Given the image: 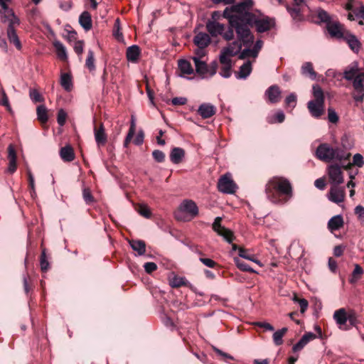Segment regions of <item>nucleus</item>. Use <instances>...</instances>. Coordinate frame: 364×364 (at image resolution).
Returning <instances> with one entry per match:
<instances>
[{"label":"nucleus","instance_id":"nucleus-39","mask_svg":"<svg viewBox=\"0 0 364 364\" xmlns=\"http://www.w3.org/2000/svg\"><path fill=\"white\" fill-rule=\"evenodd\" d=\"M288 328L284 327L273 333V341L276 346H280L283 343V337L287 332Z\"/></svg>","mask_w":364,"mask_h":364},{"label":"nucleus","instance_id":"nucleus-46","mask_svg":"<svg viewBox=\"0 0 364 364\" xmlns=\"http://www.w3.org/2000/svg\"><path fill=\"white\" fill-rule=\"evenodd\" d=\"M297 97L295 93L289 94L285 99V105L287 107L294 108L296 105Z\"/></svg>","mask_w":364,"mask_h":364},{"label":"nucleus","instance_id":"nucleus-1","mask_svg":"<svg viewBox=\"0 0 364 364\" xmlns=\"http://www.w3.org/2000/svg\"><path fill=\"white\" fill-rule=\"evenodd\" d=\"M254 2L252 0H243L230 7H227L223 13V16L228 20L229 25L226 27L218 22H210L206 25V30L213 36H222L225 41H230L234 38V31L237 32L239 28L247 30L245 23L247 19L250 18L253 13Z\"/></svg>","mask_w":364,"mask_h":364},{"label":"nucleus","instance_id":"nucleus-49","mask_svg":"<svg viewBox=\"0 0 364 364\" xmlns=\"http://www.w3.org/2000/svg\"><path fill=\"white\" fill-rule=\"evenodd\" d=\"M137 211L139 213V215L146 218H150L151 216V213L149 208H148L147 205L144 204L139 205Z\"/></svg>","mask_w":364,"mask_h":364},{"label":"nucleus","instance_id":"nucleus-50","mask_svg":"<svg viewBox=\"0 0 364 364\" xmlns=\"http://www.w3.org/2000/svg\"><path fill=\"white\" fill-rule=\"evenodd\" d=\"M186 281V279L183 277H175L171 280L170 284L172 287H179L185 285Z\"/></svg>","mask_w":364,"mask_h":364},{"label":"nucleus","instance_id":"nucleus-55","mask_svg":"<svg viewBox=\"0 0 364 364\" xmlns=\"http://www.w3.org/2000/svg\"><path fill=\"white\" fill-rule=\"evenodd\" d=\"M67 113L63 109H60L58 112L57 122L59 125L63 126L65 123Z\"/></svg>","mask_w":364,"mask_h":364},{"label":"nucleus","instance_id":"nucleus-14","mask_svg":"<svg viewBox=\"0 0 364 364\" xmlns=\"http://www.w3.org/2000/svg\"><path fill=\"white\" fill-rule=\"evenodd\" d=\"M218 190L226 194H233L237 189V185L232 179L230 173H225L218 181Z\"/></svg>","mask_w":364,"mask_h":364},{"label":"nucleus","instance_id":"nucleus-8","mask_svg":"<svg viewBox=\"0 0 364 364\" xmlns=\"http://www.w3.org/2000/svg\"><path fill=\"white\" fill-rule=\"evenodd\" d=\"M312 95L314 99L308 102L307 108L313 117L318 119L323 114L325 101L324 93L320 85H313Z\"/></svg>","mask_w":364,"mask_h":364},{"label":"nucleus","instance_id":"nucleus-10","mask_svg":"<svg viewBox=\"0 0 364 364\" xmlns=\"http://www.w3.org/2000/svg\"><path fill=\"white\" fill-rule=\"evenodd\" d=\"M245 26L248 31L250 27L255 26L256 31L259 33H263L269 31L274 25V22L267 16L258 12L257 14H253L250 18L247 19Z\"/></svg>","mask_w":364,"mask_h":364},{"label":"nucleus","instance_id":"nucleus-25","mask_svg":"<svg viewBox=\"0 0 364 364\" xmlns=\"http://www.w3.org/2000/svg\"><path fill=\"white\" fill-rule=\"evenodd\" d=\"M316 338V335L308 332L302 336L301 339L293 346L294 352L301 350L309 341Z\"/></svg>","mask_w":364,"mask_h":364},{"label":"nucleus","instance_id":"nucleus-34","mask_svg":"<svg viewBox=\"0 0 364 364\" xmlns=\"http://www.w3.org/2000/svg\"><path fill=\"white\" fill-rule=\"evenodd\" d=\"M53 46L56 50L58 58L62 60H66L68 59V55L65 47L59 41H55L53 43Z\"/></svg>","mask_w":364,"mask_h":364},{"label":"nucleus","instance_id":"nucleus-33","mask_svg":"<svg viewBox=\"0 0 364 364\" xmlns=\"http://www.w3.org/2000/svg\"><path fill=\"white\" fill-rule=\"evenodd\" d=\"M184 155L185 151L183 149L176 147L173 148L171 151L170 159L173 164H178L182 161Z\"/></svg>","mask_w":364,"mask_h":364},{"label":"nucleus","instance_id":"nucleus-38","mask_svg":"<svg viewBox=\"0 0 364 364\" xmlns=\"http://www.w3.org/2000/svg\"><path fill=\"white\" fill-rule=\"evenodd\" d=\"M60 85L66 91H70L73 87L72 78L68 73H62L60 75Z\"/></svg>","mask_w":364,"mask_h":364},{"label":"nucleus","instance_id":"nucleus-40","mask_svg":"<svg viewBox=\"0 0 364 364\" xmlns=\"http://www.w3.org/2000/svg\"><path fill=\"white\" fill-rule=\"evenodd\" d=\"M234 262L235 265L242 271L247 272H251V273H255L256 271H255L252 267H250L245 262L242 261L240 258L235 257L234 258Z\"/></svg>","mask_w":364,"mask_h":364},{"label":"nucleus","instance_id":"nucleus-36","mask_svg":"<svg viewBox=\"0 0 364 364\" xmlns=\"http://www.w3.org/2000/svg\"><path fill=\"white\" fill-rule=\"evenodd\" d=\"M364 271L363 268L358 264H355L354 269L348 279L349 283L354 284L358 282L362 277Z\"/></svg>","mask_w":364,"mask_h":364},{"label":"nucleus","instance_id":"nucleus-57","mask_svg":"<svg viewBox=\"0 0 364 364\" xmlns=\"http://www.w3.org/2000/svg\"><path fill=\"white\" fill-rule=\"evenodd\" d=\"M353 164L360 168L364 165V159L360 154H355L353 157Z\"/></svg>","mask_w":364,"mask_h":364},{"label":"nucleus","instance_id":"nucleus-29","mask_svg":"<svg viewBox=\"0 0 364 364\" xmlns=\"http://www.w3.org/2000/svg\"><path fill=\"white\" fill-rule=\"evenodd\" d=\"M79 23L85 31L90 30L92 26L90 14L86 11H83L79 17Z\"/></svg>","mask_w":364,"mask_h":364},{"label":"nucleus","instance_id":"nucleus-43","mask_svg":"<svg viewBox=\"0 0 364 364\" xmlns=\"http://www.w3.org/2000/svg\"><path fill=\"white\" fill-rule=\"evenodd\" d=\"M46 249L42 250V252L40 257V265L42 272H46L49 269V262L46 256Z\"/></svg>","mask_w":364,"mask_h":364},{"label":"nucleus","instance_id":"nucleus-37","mask_svg":"<svg viewBox=\"0 0 364 364\" xmlns=\"http://www.w3.org/2000/svg\"><path fill=\"white\" fill-rule=\"evenodd\" d=\"M285 119V114L283 111L278 110L274 114L267 117V122L269 124L282 123Z\"/></svg>","mask_w":364,"mask_h":364},{"label":"nucleus","instance_id":"nucleus-7","mask_svg":"<svg viewBox=\"0 0 364 364\" xmlns=\"http://www.w3.org/2000/svg\"><path fill=\"white\" fill-rule=\"evenodd\" d=\"M316 14L320 22L326 23V29L331 37L338 39L343 38L346 34L343 31V24L337 19L335 20L332 16L322 9H318Z\"/></svg>","mask_w":364,"mask_h":364},{"label":"nucleus","instance_id":"nucleus-30","mask_svg":"<svg viewBox=\"0 0 364 364\" xmlns=\"http://www.w3.org/2000/svg\"><path fill=\"white\" fill-rule=\"evenodd\" d=\"M301 73L303 75L309 77L313 80L316 78L317 74L314 71L313 64L311 62H306L302 65Z\"/></svg>","mask_w":364,"mask_h":364},{"label":"nucleus","instance_id":"nucleus-3","mask_svg":"<svg viewBox=\"0 0 364 364\" xmlns=\"http://www.w3.org/2000/svg\"><path fill=\"white\" fill-rule=\"evenodd\" d=\"M265 192L269 200L274 203H280L278 195L288 197L292 196V188L289 181L283 178H274L266 185Z\"/></svg>","mask_w":364,"mask_h":364},{"label":"nucleus","instance_id":"nucleus-16","mask_svg":"<svg viewBox=\"0 0 364 364\" xmlns=\"http://www.w3.org/2000/svg\"><path fill=\"white\" fill-rule=\"evenodd\" d=\"M328 173L331 183L334 186H338L343 182V172L338 164L330 165Z\"/></svg>","mask_w":364,"mask_h":364},{"label":"nucleus","instance_id":"nucleus-51","mask_svg":"<svg viewBox=\"0 0 364 364\" xmlns=\"http://www.w3.org/2000/svg\"><path fill=\"white\" fill-rule=\"evenodd\" d=\"M328 119L330 122L336 124L338 122L339 117L336 111L332 107L328 109Z\"/></svg>","mask_w":364,"mask_h":364},{"label":"nucleus","instance_id":"nucleus-32","mask_svg":"<svg viewBox=\"0 0 364 364\" xmlns=\"http://www.w3.org/2000/svg\"><path fill=\"white\" fill-rule=\"evenodd\" d=\"M252 72V63L247 60L240 67L239 72L236 74L237 78L246 79Z\"/></svg>","mask_w":364,"mask_h":364},{"label":"nucleus","instance_id":"nucleus-5","mask_svg":"<svg viewBox=\"0 0 364 364\" xmlns=\"http://www.w3.org/2000/svg\"><path fill=\"white\" fill-rule=\"evenodd\" d=\"M241 50V43L237 41H233L224 48L220 55V62L222 67L220 70V75L223 77H229L231 75V60L230 57L235 56Z\"/></svg>","mask_w":364,"mask_h":364},{"label":"nucleus","instance_id":"nucleus-58","mask_svg":"<svg viewBox=\"0 0 364 364\" xmlns=\"http://www.w3.org/2000/svg\"><path fill=\"white\" fill-rule=\"evenodd\" d=\"M254 324L256 326L264 328V331H273L274 330V326L267 322L257 321Z\"/></svg>","mask_w":364,"mask_h":364},{"label":"nucleus","instance_id":"nucleus-23","mask_svg":"<svg viewBox=\"0 0 364 364\" xmlns=\"http://www.w3.org/2000/svg\"><path fill=\"white\" fill-rule=\"evenodd\" d=\"M140 55L141 50L137 45H132L127 48L126 58L129 62L136 63Z\"/></svg>","mask_w":364,"mask_h":364},{"label":"nucleus","instance_id":"nucleus-4","mask_svg":"<svg viewBox=\"0 0 364 364\" xmlns=\"http://www.w3.org/2000/svg\"><path fill=\"white\" fill-rule=\"evenodd\" d=\"M316 157L324 162H330L333 160L345 161L349 159L350 154L339 147H332L327 143L318 145L315 151Z\"/></svg>","mask_w":364,"mask_h":364},{"label":"nucleus","instance_id":"nucleus-18","mask_svg":"<svg viewBox=\"0 0 364 364\" xmlns=\"http://www.w3.org/2000/svg\"><path fill=\"white\" fill-rule=\"evenodd\" d=\"M343 39H344L354 53H358L361 48V43L354 34L346 32Z\"/></svg>","mask_w":364,"mask_h":364},{"label":"nucleus","instance_id":"nucleus-19","mask_svg":"<svg viewBox=\"0 0 364 364\" xmlns=\"http://www.w3.org/2000/svg\"><path fill=\"white\" fill-rule=\"evenodd\" d=\"M333 318L336 323L338 325L339 328L342 330L348 329L346 325L348 322V318L345 309L341 308L338 310H336L333 314Z\"/></svg>","mask_w":364,"mask_h":364},{"label":"nucleus","instance_id":"nucleus-11","mask_svg":"<svg viewBox=\"0 0 364 364\" xmlns=\"http://www.w3.org/2000/svg\"><path fill=\"white\" fill-rule=\"evenodd\" d=\"M355 0H348L345 6V9L349 11L348 19L350 21H358L360 26L364 25V5L359 7H355Z\"/></svg>","mask_w":364,"mask_h":364},{"label":"nucleus","instance_id":"nucleus-48","mask_svg":"<svg viewBox=\"0 0 364 364\" xmlns=\"http://www.w3.org/2000/svg\"><path fill=\"white\" fill-rule=\"evenodd\" d=\"M82 197L85 203L88 205L95 201L94 197L92 195L91 191L88 188H84L82 190Z\"/></svg>","mask_w":364,"mask_h":364},{"label":"nucleus","instance_id":"nucleus-9","mask_svg":"<svg viewBox=\"0 0 364 364\" xmlns=\"http://www.w3.org/2000/svg\"><path fill=\"white\" fill-rule=\"evenodd\" d=\"M198 214L196 203L192 200H184L174 213L175 218L178 221H190Z\"/></svg>","mask_w":364,"mask_h":364},{"label":"nucleus","instance_id":"nucleus-6","mask_svg":"<svg viewBox=\"0 0 364 364\" xmlns=\"http://www.w3.org/2000/svg\"><path fill=\"white\" fill-rule=\"evenodd\" d=\"M236 32L237 41L241 43V50L237 53L240 59H245L249 57L256 58L258 55L253 48H251L253 45L255 37L250 31L240 29Z\"/></svg>","mask_w":364,"mask_h":364},{"label":"nucleus","instance_id":"nucleus-27","mask_svg":"<svg viewBox=\"0 0 364 364\" xmlns=\"http://www.w3.org/2000/svg\"><path fill=\"white\" fill-rule=\"evenodd\" d=\"M60 156L65 162H70L75 159V153L73 147L68 144L60 150Z\"/></svg>","mask_w":364,"mask_h":364},{"label":"nucleus","instance_id":"nucleus-22","mask_svg":"<svg viewBox=\"0 0 364 364\" xmlns=\"http://www.w3.org/2000/svg\"><path fill=\"white\" fill-rule=\"evenodd\" d=\"M8 159L9 166L8 171L11 173H14L16 171V153L14 147L12 144L8 146Z\"/></svg>","mask_w":364,"mask_h":364},{"label":"nucleus","instance_id":"nucleus-59","mask_svg":"<svg viewBox=\"0 0 364 364\" xmlns=\"http://www.w3.org/2000/svg\"><path fill=\"white\" fill-rule=\"evenodd\" d=\"M144 268L145 269V272L148 274H151V272H154L157 269V265L156 263L149 262H146L144 264Z\"/></svg>","mask_w":364,"mask_h":364},{"label":"nucleus","instance_id":"nucleus-15","mask_svg":"<svg viewBox=\"0 0 364 364\" xmlns=\"http://www.w3.org/2000/svg\"><path fill=\"white\" fill-rule=\"evenodd\" d=\"M353 81V87L355 90L353 99L356 102H362L364 98V73H361Z\"/></svg>","mask_w":364,"mask_h":364},{"label":"nucleus","instance_id":"nucleus-60","mask_svg":"<svg viewBox=\"0 0 364 364\" xmlns=\"http://www.w3.org/2000/svg\"><path fill=\"white\" fill-rule=\"evenodd\" d=\"M14 14L11 9L7 10L0 11V16L1 17L4 22H7L9 18H10Z\"/></svg>","mask_w":364,"mask_h":364},{"label":"nucleus","instance_id":"nucleus-21","mask_svg":"<svg viewBox=\"0 0 364 364\" xmlns=\"http://www.w3.org/2000/svg\"><path fill=\"white\" fill-rule=\"evenodd\" d=\"M360 73L358 63L356 62H353L345 68L343 71V78L346 80L351 81Z\"/></svg>","mask_w":364,"mask_h":364},{"label":"nucleus","instance_id":"nucleus-45","mask_svg":"<svg viewBox=\"0 0 364 364\" xmlns=\"http://www.w3.org/2000/svg\"><path fill=\"white\" fill-rule=\"evenodd\" d=\"M239 256L242 258L252 261L258 264L259 265L262 266L261 262L259 260L255 259L254 258V255L250 254L247 250H245L244 248H239Z\"/></svg>","mask_w":364,"mask_h":364},{"label":"nucleus","instance_id":"nucleus-2","mask_svg":"<svg viewBox=\"0 0 364 364\" xmlns=\"http://www.w3.org/2000/svg\"><path fill=\"white\" fill-rule=\"evenodd\" d=\"M193 43L197 46L193 50L191 59L193 61L195 69L202 79L205 78V29L199 24L194 29Z\"/></svg>","mask_w":364,"mask_h":364},{"label":"nucleus","instance_id":"nucleus-28","mask_svg":"<svg viewBox=\"0 0 364 364\" xmlns=\"http://www.w3.org/2000/svg\"><path fill=\"white\" fill-rule=\"evenodd\" d=\"M178 67L181 71V77H183L185 75H191L194 72L191 63L185 59H181L178 61Z\"/></svg>","mask_w":364,"mask_h":364},{"label":"nucleus","instance_id":"nucleus-44","mask_svg":"<svg viewBox=\"0 0 364 364\" xmlns=\"http://www.w3.org/2000/svg\"><path fill=\"white\" fill-rule=\"evenodd\" d=\"M213 348L214 351L217 353L218 356L219 357V359L221 361L226 362V363L228 362V360L237 361L235 359V358L233 356H232L231 355L224 353L215 347H213Z\"/></svg>","mask_w":364,"mask_h":364},{"label":"nucleus","instance_id":"nucleus-61","mask_svg":"<svg viewBox=\"0 0 364 364\" xmlns=\"http://www.w3.org/2000/svg\"><path fill=\"white\" fill-rule=\"evenodd\" d=\"M152 156L155 161L157 162H162L164 161L165 155L163 151L160 150H155L152 153Z\"/></svg>","mask_w":364,"mask_h":364},{"label":"nucleus","instance_id":"nucleus-35","mask_svg":"<svg viewBox=\"0 0 364 364\" xmlns=\"http://www.w3.org/2000/svg\"><path fill=\"white\" fill-rule=\"evenodd\" d=\"M129 245L133 250L136 251L138 255H144L146 252V244L143 240H131Z\"/></svg>","mask_w":364,"mask_h":364},{"label":"nucleus","instance_id":"nucleus-42","mask_svg":"<svg viewBox=\"0 0 364 364\" xmlns=\"http://www.w3.org/2000/svg\"><path fill=\"white\" fill-rule=\"evenodd\" d=\"M85 66L90 70V71L95 70L94 52L92 50H89L87 52Z\"/></svg>","mask_w":364,"mask_h":364},{"label":"nucleus","instance_id":"nucleus-47","mask_svg":"<svg viewBox=\"0 0 364 364\" xmlns=\"http://www.w3.org/2000/svg\"><path fill=\"white\" fill-rule=\"evenodd\" d=\"M29 96L33 102H41L44 101V98L36 90L31 89L29 91Z\"/></svg>","mask_w":364,"mask_h":364},{"label":"nucleus","instance_id":"nucleus-20","mask_svg":"<svg viewBox=\"0 0 364 364\" xmlns=\"http://www.w3.org/2000/svg\"><path fill=\"white\" fill-rule=\"evenodd\" d=\"M94 134H95V139L97 145L99 147L105 145L107 140V136L105 133V130L103 124H100V127L98 128L95 127Z\"/></svg>","mask_w":364,"mask_h":364},{"label":"nucleus","instance_id":"nucleus-31","mask_svg":"<svg viewBox=\"0 0 364 364\" xmlns=\"http://www.w3.org/2000/svg\"><path fill=\"white\" fill-rule=\"evenodd\" d=\"M7 37L11 43H13L18 50H21V44L18 38V36L16 32L15 28L8 26Z\"/></svg>","mask_w":364,"mask_h":364},{"label":"nucleus","instance_id":"nucleus-17","mask_svg":"<svg viewBox=\"0 0 364 364\" xmlns=\"http://www.w3.org/2000/svg\"><path fill=\"white\" fill-rule=\"evenodd\" d=\"M265 96L268 98V101L272 104L277 103L282 97V91L277 85L269 87L265 91Z\"/></svg>","mask_w":364,"mask_h":364},{"label":"nucleus","instance_id":"nucleus-13","mask_svg":"<svg viewBox=\"0 0 364 364\" xmlns=\"http://www.w3.org/2000/svg\"><path fill=\"white\" fill-rule=\"evenodd\" d=\"M222 220L223 218L221 217H216L212 224V228L214 232L230 244L235 239L233 232L222 225Z\"/></svg>","mask_w":364,"mask_h":364},{"label":"nucleus","instance_id":"nucleus-64","mask_svg":"<svg viewBox=\"0 0 364 364\" xmlns=\"http://www.w3.org/2000/svg\"><path fill=\"white\" fill-rule=\"evenodd\" d=\"M171 102L173 105H183L187 102V99L183 97H173Z\"/></svg>","mask_w":364,"mask_h":364},{"label":"nucleus","instance_id":"nucleus-26","mask_svg":"<svg viewBox=\"0 0 364 364\" xmlns=\"http://www.w3.org/2000/svg\"><path fill=\"white\" fill-rule=\"evenodd\" d=\"M344 225L343 218L341 215L332 217L328 222V228L331 232L340 230Z\"/></svg>","mask_w":364,"mask_h":364},{"label":"nucleus","instance_id":"nucleus-41","mask_svg":"<svg viewBox=\"0 0 364 364\" xmlns=\"http://www.w3.org/2000/svg\"><path fill=\"white\" fill-rule=\"evenodd\" d=\"M38 119L42 122L45 123L48 121V117L47 114V109L44 105H39L36 109Z\"/></svg>","mask_w":364,"mask_h":364},{"label":"nucleus","instance_id":"nucleus-62","mask_svg":"<svg viewBox=\"0 0 364 364\" xmlns=\"http://www.w3.org/2000/svg\"><path fill=\"white\" fill-rule=\"evenodd\" d=\"M7 22H9L8 26H11V28H15L16 26H18L20 23L19 18L14 14L10 18H8Z\"/></svg>","mask_w":364,"mask_h":364},{"label":"nucleus","instance_id":"nucleus-63","mask_svg":"<svg viewBox=\"0 0 364 364\" xmlns=\"http://www.w3.org/2000/svg\"><path fill=\"white\" fill-rule=\"evenodd\" d=\"M216 112V108L211 104L206 103V118L210 117Z\"/></svg>","mask_w":364,"mask_h":364},{"label":"nucleus","instance_id":"nucleus-53","mask_svg":"<svg viewBox=\"0 0 364 364\" xmlns=\"http://www.w3.org/2000/svg\"><path fill=\"white\" fill-rule=\"evenodd\" d=\"M0 105L6 107V109L11 112V107L10 106L9 98L4 90L1 91V97L0 98Z\"/></svg>","mask_w":364,"mask_h":364},{"label":"nucleus","instance_id":"nucleus-12","mask_svg":"<svg viewBox=\"0 0 364 364\" xmlns=\"http://www.w3.org/2000/svg\"><path fill=\"white\" fill-rule=\"evenodd\" d=\"M306 7V0H294V3L291 6H286L287 11L295 21H301L303 20V13L305 12Z\"/></svg>","mask_w":364,"mask_h":364},{"label":"nucleus","instance_id":"nucleus-56","mask_svg":"<svg viewBox=\"0 0 364 364\" xmlns=\"http://www.w3.org/2000/svg\"><path fill=\"white\" fill-rule=\"evenodd\" d=\"M294 300L299 303L301 313L304 314L306 311L309 306L307 300L305 299H299L296 297H295Z\"/></svg>","mask_w":364,"mask_h":364},{"label":"nucleus","instance_id":"nucleus-54","mask_svg":"<svg viewBox=\"0 0 364 364\" xmlns=\"http://www.w3.org/2000/svg\"><path fill=\"white\" fill-rule=\"evenodd\" d=\"M223 272L220 269H215L213 271H210L206 269V278L210 279H213L217 277H220L222 276Z\"/></svg>","mask_w":364,"mask_h":364},{"label":"nucleus","instance_id":"nucleus-24","mask_svg":"<svg viewBox=\"0 0 364 364\" xmlns=\"http://www.w3.org/2000/svg\"><path fill=\"white\" fill-rule=\"evenodd\" d=\"M344 191L342 189L338 188L337 186L331 187L328 196L331 201L335 203H341L344 200Z\"/></svg>","mask_w":364,"mask_h":364},{"label":"nucleus","instance_id":"nucleus-52","mask_svg":"<svg viewBox=\"0 0 364 364\" xmlns=\"http://www.w3.org/2000/svg\"><path fill=\"white\" fill-rule=\"evenodd\" d=\"M354 213L358 218V220L363 223L364 222V207L361 205L355 206L354 208Z\"/></svg>","mask_w":364,"mask_h":364}]
</instances>
